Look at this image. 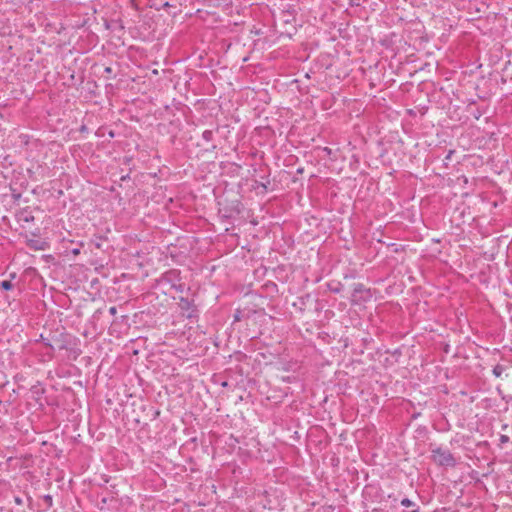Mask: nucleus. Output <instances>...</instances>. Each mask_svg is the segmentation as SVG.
Segmentation results:
<instances>
[{"mask_svg":"<svg viewBox=\"0 0 512 512\" xmlns=\"http://www.w3.org/2000/svg\"><path fill=\"white\" fill-rule=\"evenodd\" d=\"M194 124L190 121V109L188 106L177 103L173 106H165L162 109V125L181 128L184 125Z\"/></svg>","mask_w":512,"mask_h":512,"instance_id":"obj_1","label":"nucleus"},{"mask_svg":"<svg viewBox=\"0 0 512 512\" xmlns=\"http://www.w3.org/2000/svg\"><path fill=\"white\" fill-rule=\"evenodd\" d=\"M432 458L438 465L453 466L455 464V460L452 454L448 450L441 448L432 451Z\"/></svg>","mask_w":512,"mask_h":512,"instance_id":"obj_2","label":"nucleus"},{"mask_svg":"<svg viewBox=\"0 0 512 512\" xmlns=\"http://www.w3.org/2000/svg\"><path fill=\"white\" fill-rule=\"evenodd\" d=\"M426 111L427 109L424 107H415L413 109H409L407 112L410 116L416 117L417 115H419L420 117H422L425 115Z\"/></svg>","mask_w":512,"mask_h":512,"instance_id":"obj_3","label":"nucleus"},{"mask_svg":"<svg viewBox=\"0 0 512 512\" xmlns=\"http://www.w3.org/2000/svg\"><path fill=\"white\" fill-rule=\"evenodd\" d=\"M12 286H13V285H12V283H11L10 281L5 280V281H2V282H1V287H2L4 290H10V289H12Z\"/></svg>","mask_w":512,"mask_h":512,"instance_id":"obj_4","label":"nucleus"},{"mask_svg":"<svg viewBox=\"0 0 512 512\" xmlns=\"http://www.w3.org/2000/svg\"><path fill=\"white\" fill-rule=\"evenodd\" d=\"M502 370H503V369H502V367L498 365V366H496V367L494 368L493 372H494V374H495L497 377H499V376L501 375V373H502Z\"/></svg>","mask_w":512,"mask_h":512,"instance_id":"obj_5","label":"nucleus"},{"mask_svg":"<svg viewBox=\"0 0 512 512\" xmlns=\"http://www.w3.org/2000/svg\"><path fill=\"white\" fill-rule=\"evenodd\" d=\"M401 504L405 507H410L412 505V501H410L409 499H403L401 501Z\"/></svg>","mask_w":512,"mask_h":512,"instance_id":"obj_6","label":"nucleus"},{"mask_svg":"<svg viewBox=\"0 0 512 512\" xmlns=\"http://www.w3.org/2000/svg\"><path fill=\"white\" fill-rule=\"evenodd\" d=\"M72 254H73L74 256H77V255H79V254H80V250H79V249H74V250L72 251Z\"/></svg>","mask_w":512,"mask_h":512,"instance_id":"obj_7","label":"nucleus"},{"mask_svg":"<svg viewBox=\"0 0 512 512\" xmlns=\"http://www.w3.org/2000/svg\"><path fill=\"white\" fill-rule=\"evenodd\" d=\"M110 312H111L112 314H115V313H116V308H115V307H112V308L110 309Z\"/></svg>","mask_w":512,"mask_h":512,"instance_id":"obj_8","label":"nucleus"},{"mask_svg":"<svg viewBox=\"0 0 512 512\" xmlns=\"http://www.w3.org/2000/svg\"><path fill=\"white\" fill-rule=\"evenodd\" d=\"M167 6H169V3H168V2H166V3L162 4V7H167Z\"/></svg>","mask_w":512,"mask_h":512,"instance_id":"obj_9","label":"nucleus"},{"mask_svg":"<svg viewBox=\"0 0 512 512\" xmlns=\"http://www.w3.org/2000/svg\"><path fill=\"white\" fill-rule=\"evenodd\" d=\"M109 135H110V137H114L113 131H110Z\"/></svg>","mask_w":512,"mask_h":512,"instance_id":"obj_10","label":"nucleus"}]
</instances>
